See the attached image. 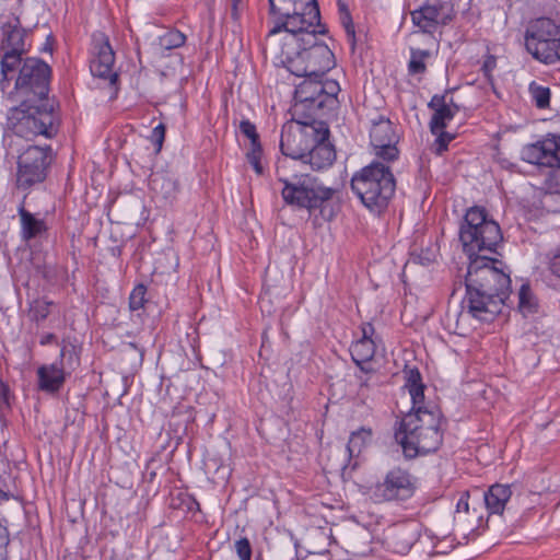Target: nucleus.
<instances>
[{"label": "nucleus", "instance_id": "1", "mask_svg": "<svg viewBox=\"0 0 560 560\" xmlns=\"http://www.w3.org/2000/svg\"><path fill=\"white\" fill-rule=\"evenodd\" d=\"M50 67L38 58H26L19 71L15 90L21 101L20 108L24 114L19 121L34 136L52 138L58 132L59 117L56 102L48 97Z\"/></svg>", "mask_w": 560, "mask_h": 560}, {"label": "nucleus", "instance_id": "2", "mask_svg": "<svg viewBox=\"0 0 560 560\" xmlns=\"http://www.w3.org/2000/svg\"><path fill=\"white\" fill-rule=\"evenodd\" d=\"M325 28L287 34L282 37L280 61L294 75H325L336 65L330 48L317 39Z\"/></svg>", "mask_w": 560, "mask_h": 560}, {"label": "nucleus", "instance_id": "3", "mask_svg": "<svg viewBox=\"0 0 560 560\" xmlns=\"http://www.w3.org/2000/svg\"><path fill=\"white\" fill-rule=\"evenodd\" d=\"M441 421L439 409L419 407L399 422L395 440L401 446L406 458L412 459L439 450L443 441Z\"/></svg>", "mask_w": 560, "mask_h": 560}, {"label": "nucleus", "instance_id": "4", "mask_svg": "<svg viewBox=\"0 0 560 560\" xmlns=\"http://www.w3.org/2000/svg\"><path fill=\"white\" fill-rule=\"evenodd\" d=\"M270 28L266 45L273 47L279 34H298L319 26L320 12L316 0H268Z\"/></svg>", "mask_w": 560, "mask_h": 560}, {"label": "nucleus", "instance_id": "5", "mask_svg": "<svg viewBox=\"0 0 560 560\" xmlns=\"http://www.w3.org/2000/svg\"><path fill=\"white\" fill-rule=\"evenodd\" d=\"M277 177L283 185L281 196L284 202L300 209H318L336 192L334 188L324 186L311 174L291 172L290 160L278 161Z\"/></svg>", "mask_w": 560, "mask_h": 560}, {"label": "nucleus", "instance_id": "6", "mask_svg": "<svg viewBox=\"0 0 560 560\" xmlns=\"http://www.w3.org/2000/svg\"><path fill=\"white\" fill-rule=\"evenodd\" d=\"M350 186L366 209L380 214L394 197L396 179L387 164L373 161L352 175Z\"/></svg>", "mask_w": 560, "mask_h": 560}, {"label": "nucleus", "instance_id": "7", "mask_svg": "<svg viewBox=\"0 0 560 560\" xmlns=\"http://www.w3.org/2000/svg\"><path fill=\"white\" fill-rule=\"evenodd\" d=\"M459 240L469 260L475 257H486L483 252L497 253V247L503 237L500 225L488 217L482 207H471L467 210L459 230Z\"/></svg>", "mask_w": 560, "mask_h": 560}, {"label": "nucleus", "instance_id": "8", "mask_svg": "<svg viewBox=\"0 0 560 560\" xmlns=\"http://www.w3.org/2000/svg\"><path fill=\"white\" fill-rule=\"evenodd\" d=\"M296 84L292 115L296 118L316 119L324 108H331L340 92L336 80H324L325 75H300Z\"/></svg>", "mask_w": 560, "mask_h": 560}, {"label": "nucleus", "instance_id": "9", "mask_svg": "<svg viewBox=\"0 0 560 560\" xmlns=\"http://www.w3.org/2000/svg\"><path fill=\"white\" fill-rule=\"evenodd\" d=\"M497 264L501 261L490 257L471 258L465 277V287H475L486 294L498 295V299L505 303L511 292V279L508 273L497 267Z\"/></svg>", "mask_w": 560, "mask_h": 560}, {"label": "nucleus", "instance_id": "10", "mask_svg": "<svg viewBox=\"0 0 560 560\" xmlns=\"http://www.w3.org/2000/svg\"><path fill=\"white\" fill-rule=\"evenodd\" d=\"M525 47L539 62H560V24L548 18L532 21L525 31Z\"/></svg>", "mask_w": 560, "mask_h": 560}, {"label": "nucleus", "instance_id": "11", "mask_svg": "<svg viewBox=\"0 0 560 560\" xmlns=\"http://www.w3.org/2000/svg\"><path fill=\"white\" fill-rule=\"evenodd\" d=\"M319 121L316 119L296 118L283 125L280 137V150L283 160L290 159L293 166L296 161L302 162L310 150V145L317 137Z\"/></svg>", "mask_w": 560, "mask_h": 560}, {"label": "nucleus", "instance_id": "12", "mask_svg": "<svg viewBox=\"0 0 560 560\" xmlns=\"http://www.w3.org/2000/svg\"><path fill=\"white\" fill-rule=\"evenodd\" d=\"M80 359L75 346L63 342L60 349L59 361L51 364H44L37 369L38 389L47 394L58 393L67 375L77 369Z\"/></svg>", "mask_w": 560, "mask_h": 560}, {"label": "nucleus", "instance_id": "13", "mask_svg": "<svg viewBox=\"0 0 560 560\" xmlns=\"http://www.w3.org/2000/svg\"><path fill=\"white\" fill-rule=\"evenodd\" d=\"M52 162V150L49 145H30L19 156L16 183L26 189L42 183L47 176V170Z\"/></svg>", "mask_w": 560, "mask_h": 560}, {"label": "nucleus", "instance_id": "14", "mask_svg": "<svg viewBox=\"0 0 560 560\" xmlns=\"http://www.w3.org/2000/svg\"><path fill=\"white\" fill-rule=\"evenodd\" d=\"M417 479L400 467L389 469L382 481L373 487V498L376 502L405 501L416 491Z\"/></svg>", "mask_w": 560, "mask_h": 560}, {"label": "nucleus", "instance_id": "15", "mask_svg": "<svg viewBox=\"0 0 560 560\" xmlns=\"http://www.w3.org/2000/svg\"><path fill=\"white\" fill-rule=\"evenodd\" d=\"M370 139L378 159L388 163L399 158V150L396 147L399 137L388 118L380 116L376 120H373Z\"/></svg>", "mask_w": 560, "mask_h": 560}, {"label": "nucleus", "instance_id": "16", "mask_svg": "<svg viewBox=\"0 0 560 560\" xmlns=\"http://www.w3.org/2000/svg\"><path fill=\"white\" fill-rule=\"evenodd\" d=\"M503 300L498 295L486 294L475 287L466 288V295L463 300V307L474 318L490 323L502 312Z\"/></svg>", "mask_w": 560, "mask_h": 560}, {"label": "nucleus", "instance_id": "17", "mask_svg": "<svg viewBox=\"0 0 560 560\" xmlns=\"http://www.w3.org/2000/svg\"><path fill=\"white\" fill-rule=\"evenodd\" d=\"M317 137L310 145L302 164H308L314 171H322L332 165L336 160V150L329 141L330 131L324 121H319Z\"/></svg>", "mask_w": 560, "mask_h": 560}, {"label": "nucleus", "instance_id": "18", "mask_svg": "<svg viewBox=\"0 0 560 560\" xmlns=\"http://www.w3.org/2000/svg\"><path fill=\"white\" fill-rule=\"evenodd\" d=\"M451 7L447 3L435 1L427 3L411 12L413 24L423 33H433L438 26L447 24L451 19Z\"/></svg>", "mask_w": 560, "mask_h": 560}, {"label": "nucleus", "instance_id": "19", "mask_svg": "<svg viewBox=\"0 0 560 560\" xmlns=\"http://www.w3.org/2000/svg\"><path fill=\"white\" fill-rule=\"evenodd\" d=\"M93 54L94 57L90 65L92 74L109 79L114 83L117 80V74L113 72L115 52L105 35L101 34L98 37H94Z\"/></svg>", "mask_w": 560, "mask_h": 560}, {"label": "nucleus", "instance_id": "20", "mask_svg": "<svg viewBox=\"0 0 560 560\" xmlns=\"http://www.w3.org/2000/svg\"><path fill=\"white\" fill-rule=\"evenodd\" d=\"M418 530L412 523H400L389 527L385 534L384 542L394 553L406 555L418 540Z\"/></svg>", "mask_w": 560, "mask_h": 560}, {"label": "nucleus", "instance_id": "21", "mask_svg": "<svg viewBox=\"0 0 560 560\" xmlns=\"http://www.w3.org/2000/svg\"><path fill=\"white\" fill-rule=\"evenodd\" d=\"M553 148L547 136L542 140L523 147L521 158L534 165L560 168V158L552 154Z\"/></svg>", "mask_w": 560, "mask_h": 560}, {"label": "nucleus", "instance_id": "22", "mask_svg": "<svg viewBox=\"0 0 560 560\" xmlns=\"http://www.w3.org/2000/svg\"><path fill=\"white\" fill-rule=\"evenodd\" d=\"M428 106L434 112L430 120V129L432 133H438L442 129L446 128L447 122L451 121L455 114L460 109L459 105H454V107H452L447 103V93L444 95H433Z\"/></svg>", "mask_w": 560, "mask_h": 560}, {"label": "nucleus", "instance_id": "23", "mask_svg": "<svg viewBox=\"0 0 560 560\" xmlns=\"http://www.w3.org/2000/svg\"><path fill=\"white\" fill-rule=\"evenodd\" d=\"M2 39L0 50H9L16 52H27L26 47V30L21 26L18 18H10L2 27Z\"/></svg>", "mask_w": 560, "mask_h": 560}, {"label": "nucleus", "instance_id": "24", "mask_svg": "<svg viewBox=\"0 0 560 560\" xmlns=\"http://www.w3.org/2000/svg\"><path fill=\"white\" fill-rule=\"evenodd\" d=\"M18 213L21 222V236L24 241L40 238L47 234L48 225L44 218H39L24 207H20Z\"/></svg>", "mask_w": 560, "mask_h": 560}, {"label": "nucleus", "instance_id": "25", "mask_svg": "<svg viewBox=\"0 0 560 560\" xmlns=\"http://www.w3.org/2000/svg\"><path fill=\"white\" fill-rule=\"evenodd\" d=\"M512 490L508 485L495 483L483 492V502L489 515H502Z\"/></svg>", "mask_w": 560, "mask_h": 560}, {"label": "nucleus", "instance_id": "26", "mask_svg": "<svg viewBox=\"0 0 560 560\" xmlns=\"http://www.w3.org/2000/svg\"><path fill=\"white\" fill-rule=\"evenodd\" d=\"M350 354L353 362L360 368L361 371L369 373L372 370L366 368L375 354V342L373 339L361 338L353 342L350 347Z\"/></svg>", "mask_w": 560, "mask_h": 560}, {"label": "nucleus", "instance_id": "27", "mask_svg": "<svg viewBox=\"0 0 560 560\" xmlns=\"http://www.w3.org/2000/svg\"><path fill=\"white\" fill-rule=\"evenodd\" d=\"M1 51V84L3 85L5 81H10L11 75L15 72L16 68L21 65L22 56L26 52H16L9 50H0Z\"/></svg>", "mask_w": 560, "mask_h": 560}, {"label": "nucleus", "instance_id": "28", "mask_svg": "<svg viewBox=\"0 0 560 560\" xmlns=\"http://www.w3.org/2000/svg\"><path fill=\"white\" fill-rule=\"evenodd\" d=\"M371 429L360 428L358 431L352 432L347 444L349 456H359L362 450L371 442Z\"/></svg>", "mask_w": 560, "mask_h": 560}, {"label": "nucleus", "instance_id": "29", "mask_svg": "<svg viewBox=\"0 0 560 560\" xmlns=\"http://www.w3.org/2000/svg\"><path fill=\"white\" fill-rule=\"evenodd\" d=\"M431 52L424 49H410V60L408 71L410 74H422L427 70L425 60L430 58Z\"/></svg>", "mask_w": 560, "mask_h": 560}, {"label": "nucleus", "instance_id": "30", "mask_svg": "<svg viewBox=\"0 0 560 560\" xmlns=\"http://www.w3.org/2000/svg\"><path fill=\"white\" fill-rule=\"evenodd\" d=\"M518 308L524 315L533 314L537 311V301L529 284L524 283L518 291Z\"/></svg>", "mask_w": 560, "mask_h": 560}, {"label": "nucleus", "instance_id": "31", "mask_svg": "<svg viewBox=\"0 0 560 560\" xmlns=\"http://www.w3.org/2000/svg\"><path fill=\"white\" fill-rule=\"evenodd\" d=\"M186 36L176 28L168 30L159 37V45L163 50H171L184 46Z\"/></svg>", "mask_w": 560, "mask_h": 560}, {"label": "nucleus", "instance_id": "32", "mask_svg": "<svg viewBox=\"0 0 560 560\" xmlns=\"http://www.w3.org/2000/svg\"><path fill=\"white\" fill-rule=\"evenodd\" d=\"M468 499H469V494L468 492H465L458 500L457 502V505H456V515H455V521L458 522V523H462L464 522L465 520V516H471V518L474 521H476L477 523L481 522L482 521V515H479L477 513V510L474 509L472 512L470 513L469 511V502H468Z\"/></svg>", "mask_w": 560, "mask_h": 560}, {"label": "nucleus", "instance_id": "33", "mask_svg": "<svg viewBox=\"0 0 560 560\" xmlns=\"http://www.w3.org/2000/svg\"><path fill=\"white\" fill-rule=\"evenodd\" d=\"M54 305L51 301L46 300H35L31 303L30 306V317L32 320L36 323H40L45 320L50 314V307Z\"/></svg>", "mask_w": 560, "mask_h": 560}, {"label": "nucleus", "instance_id": "34", "mask_svg": "<svg viewBox=\"0 0 560 560\" xmlns=\"http://www.w3.org/2000/svg\"><path fill=\"white\" fill-rule=\"evenodd\" d=\"M533 100L538 108H547L550 103V90L540 85H530Z\"/></svg>", "mask_w": 560, "mask_h": 560}, {"label": "nucleus", "instance_id": "35", "mask_svg": "<svg viewBox=\"0 0 560 560\" xmlns=\"http://www.w3.org/2000/svg\"><path fill=\"white\" fill-rule=\"evenodd\" d=\"M147 288L143 284H138L130 293L129 307L131 311H138L144 306Z\"/></svg>", "mask_w": 560, "mask_h": 560}, {"label": "nucleus", "instance_id": "36", "mask_svg": "<svg viewBox=\"0 0 560 560\" xmlns=\"http://www.w3.org/2000/svg\"><path fill=\"white\" fill-rule=\"evenodd\" d=\"M261 155L262 149L260 143L250 145V150L246 154L248 163L253 166V168L258 175H261L264 173V168L260 163Z\"/></svg>", "mask_w": 560, "mask_h": 560}, {"label": "nucleus", "instance_id": "37", "mask_svg": "<svg viewBox=\"0 0 560 560\" xmlns=\"http://www.w3.org/2000/svg\"><path fill=\"white\" fill-rule=\"evenodd\" d=\"M340 22L346 31L348 39L351 43V46L354 47V45H355L354 25H353L352 18H351L349 11L346 10L345 8H342L340 10Z\"/></svg>", "mask_w": 560, "mask_h": 560}, {"label": "nucleus", "instance_id": "38", "mask_svg": "<svg viewBox=\"0 0 560 560\" xmlns=\"http://www.w3.org/2000/svg\"><path fill=\"white\" fill-rule=\"evenodd\" d=\"M240 131L250 140V145L260 143L256 126L248 119H243L241 121Z\"/></svg>", "mask_w": 560, "mask_h": 560}, {"label": "nucleus", "instance_id": "39", "mask_svg": "<svg viewBox=\"0 0 560 560\" xmlns=\"http://www.w3.org/2000/svg\"><path fill=\"white\" fill-rule=\"evenodd\" d=\"M235 551L240 560H252V546L247 538L243 537L235 541Z\"/></svg>", "mask_w": 560, "mask_h": 560}, {"label": "nucleus", "instance_id": "40", "mask_svg": "<svg viewBox=\"0 0 560 560\" xmlns=\"http://www.w3.org/2000/svg\"><path fill=\"white\" fill-rule=\"evenodd\" d=\"M409 394L412 400V410H415L416 412L419 407H422L421 404L423 402L424 399V386L411 385V387L409 388Z\"/></svg>", "mask_w": 560, "mask_h": 560}, {"label": "nucleus", "instance_id": "41", "mask_svg": "<svg viewBox=\"0 0 560 560\" xmlns=\"http://www.w3.org/2000/svg\"><path fill=\"white\" fill-rule=\"evenodd\" d=\"M166 127L164 124H159L151 132V141L156 147V151H161L165 139Z\"/></svg>", "mask_w": 560, "mask_h": 560}, {"label": "nucleus", "instance_id": "42", "mask_svg": "<svg viewBox=\"0 0 560 560\" xmlns=\"http://www.w3.org/2000/svg\"><path fill=\"white\" fill-rule=\"evenodd\" d=\"M497 68V58L492 55H488L482 63L481 70L483 75L489 82H492V72Z\"/></svg>", "mask_w": 560, "mask_h": 560}, {"label": "nucleus", "instance_id": "43", "mask_svg": "<svg viewBox=\"0 0 560 560\" xmlns=\"http://www.w3.org/2000/svg\"><path fill=\"white\" fill-rule=\"evenodd\" d=\"M436 135H438V138L435 140V142L438 144L436 152L439 154H441L443 151H445L447 149V145L454 139V136L444 131V129L439 131Z\"/></svg>", "mask_w": 560, "mask_h": 560}, {"label": "nucleus", "instance_id": "44", "mask_svg": "<svg viewBox=\"0 0 560 560\" xmlns=\"http://www.w3.org/2000/svg\"><path fill=\"white\" fill-rule=\"evenodd\" d=\"M549 268L553 275L560 278V246L556 248L550 259Z\"/></svg>", "mask_w": 560, "mask_h": 560}, {"label": "nucleus", "instance_id": "45", "mask_svg": "<svg viewBox=\"0 0 560 560\" xmlns=\"http://www.w3.org/2000/svg\"><path fill=\"white\" fill-rule=\"evenodd\" d=\"M411 385H423L421 383V375H420V372L417 370V369H413V370H410L408 372V378H407V384L406 386L408 388L411 387Z\"/></svg>", "mask_w": 560, "mask_h": 560}, {"label": "nucleus", "instance_id": "46", "mask_svg": "<svg viewBox=\"0 0 560 560\" xmlns=\"http://www.w3.org/2000/svg\"><path fill=\"white\" fill-rule=\"evenodd\" d=\"M548 140L551 144H553L552 154L560 158V136L557 135H549Z\"/></svg>", "mask_w": 560, "mask_h": 560}, {"label": "nucleus", "instance_id": "47", "mask_svg": "<svg viewBox=\"0 0 560 560\" xmlns=\"http://www.w3.org/2000/svg\"><path fill=\"white\" fill-rule=\"evenodd\" d=\"M374 327L372 324L366 323L362 326V337L366 339H372V336L374 335Z\"/></svg>", "mask_w": 560, "mask_h": 560}, {"label": "nucleus", "instance_id": "48", "mask_svg": "<svg viewBox=\"0 0 560 560\" xmlns=\"http://www.w3.org/2000/svg\"><path fill=\"white\" fill-rule=\"evenodd\" d=\"M56 335L52 334V332H47V334H44L42 337H40V340H39V343L42 346H47L51 342H54L56 340Z\"/></svg>", "mask_w": 560, "mask_h": 560}, {"label": "nucleus", "instance_id": "49", "mask_svg": "<svg viewBox=\"0 0 560 560\" xmlns=\"http://www.w3.org/2000/svg\"><path fill=\"white\" fill-rule=\"evenodd\" d=\"M0 398H1L3 405L9 406L8 388L3 384L1 385V389H0Z\"/></svg>", "mask_w": 560, "mask_h": 560}, {"label": "nucleus", "instance_id": "50", "mask_svg": "<svg viewBox=\"0 0 560 560\" xmlns=\"http://www.w3.org/2000/svg\"><path fill=\"white\" fill-rule=\"evenodd\" d=\"M159 183V178L158 177H154L152 180H151V184H152V188L155 190L156 189V185Z\"/></svg>", "mask_w": 560, "mask_h": 560}, {"label": "nucleus", "instance_id": "51", "mask_svg": "<svg viewBox=\"0 0 560 560\" xmlns=\"http://www.w3.org/2000/svg\"><path fill=\"white\" fill-rule=\"evenodd\" d=\"M447 103H448L452 107H454V105H457V104L453 101V98H452V97H450V98L447 97Z\"/></svg>", "mask_w": 560, "mask_h": 560}, {"label": "nucleus", "instance_id": "52", "mask_svg": "<svg viewBox=\"0 0 560 560\" xmlns=\"http://www.w3.org/2000/svg\"><path fill=\"white\" fill-rule=\"evenodd\" d=\"M129 347H130V348H132V349H135V350H138V347H137V345H136V343L130 342V343H129Z\"/></svg>", "mask_w": 560, "mask_h": 560}, {"label": "nucleus", "instance_id": "53", "mask_svg": "<svg viewBox=\"0 0 560 560\" xmlns=\"http://www.w3.org/2000/svg\"><path fill=\"white\" fill-rule=\"evenodd\" d=\"M241 0H233V9L235 10L236 9V5L237 3L240 2Z\"/></svg>", "mask_w": 560, "mask_h": 560}, {"label": "nucleus", "instance_id": "54", "mask_svg": "<svg viewBox=\"0 0 560 560\" xmlns=\"http://www.w3.org/2000/svg\"><path fill=\"white\" fill-rule=\"evenodd\" d=\"M0 495H1V497H3V495H4V493H3L1 490H0Z\"/></svg>", "mask_w": 560, "mask_h": 560}]
</instances>
